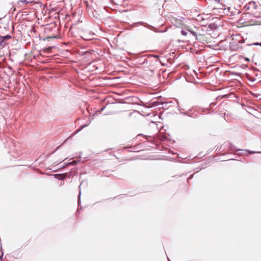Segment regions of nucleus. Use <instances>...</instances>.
<instances>
[{
  "mask_svg": "<svg viewBox=\"0 0 261 261\" xmlns=\"http://www.w3.org/2000/svg\"><path fill=\"white\" fill-rule=\"evenodd\" d=\"M54 176L58 179L63 180L65 178V174H55Z\"/></svg>",
  "mask_w": 261,
  "mask_h": 261,
  "instance_id": "obj_5",
  "label": "nucleus"
},
{
  "mask_svg": "<svg viewBox=\"0 0 261 261\" xmlns=\"http://www.w3.org/2000/svg\"><path fill=\"white\" fill-rule=\"evenodd\" d=\"M105 107H103V108H102L101 109V110H100V111H103V110H104V109H105Z\"/></svg>",
  "mask_w": 261,
  "mask_h": 261,
  "instance_id": "obj_20",
  "label": "nucleus"
},
{
  "mask_svg": "<svg viewBox=\"0 0 261 261\" xmlns=\"http://www.w3.org/2000/svg\"><path fill=\"white\" fill-rule=\"evenodd\" d=\"M19 2L25 3V4H29L30 2L28 1L27 0H20L19 1Z\"/></svg>",
  "mask_w": 261,
  "mask_h": 261,
  "instance_id": "obj_13",
  "label": "nucleus"
},
{
  "mask_svg": "<svg viewBox=\"0 0 261 261\" xmlns=\"http://www.w3.org/2000/svg\"><path fill=\"white\" fill-rule=\"evenodd\" d=\"M181 34L184 36H186L188 35H191V34H193V35L196 36L195 33L189 31L188 30H182L181 31Z\"/></svg>",
  "mask_w": 261,
  "mask_h": 261,
  "instance_id": "obj_4",
  "label": "nucleus"
},
{
  "mask_svg": "<svg viewBox=\"0 0 261 261\" xmlns=\"http://www.w3.org/2000/svg\"><path fill=\"white\" fill-rule=\"evenodd\" d=\"M81 191H80V193H79V196H78V204H79V203L81 202Z\"/></svg>",
  "mask_w": 261,
  "mask_h": 261,
  "instance_id": "obj_14",
  "label": "nucleus"
},
{
  "mask_svg": "<svg viewBox=\"0 0 261 261\" xmlns=\"http://www.w3.org/2000/svg\"><path fill=\"white\" fill-rule=\"evenodd\" d=\"M143 136V135H142V134H139V135H138V136Z\"/></svg>",
  "mask_w": 261,
  "mask_h": 261,
  "instance_id": "obj_23",
  "label": "nucleus"
},
{
  "mask_svg": "<svg viewBox=\"0 0 261 261\" xmlns=\"http://www.w3.org/2000/svg\"><path fill=\"white\" fill-rule=\"evenodd\" d=\"M3 256V252H2V254L1 256H0L1 259L2 258Z\"/></svg>",
  "mask_w": 261,
  "mask_h": 261,
  "instance_id": "obj_19",
  "label": "nucleus"
},
{
  "mask_svg": "<svg viewBox=\"0 0 261 261\" xmlns=\"http://www.w3.org/2000/svg\"><path fill=\"white\" fill-rule=\"evenodd\" d=\"M51 48H52V47H49L47 49L49 50H50V49H51Z\"/></svg>",
  "mask_w": 261,
  "mask_h": 261,
  "instance_id": "obj_22",
  "label": "nucleus"
},
{
  "mask_svg": "<svg viewBox=\"0 0 261 261\" xmlns=\"http://www.w3.org/2000/svg\"><path fill=\"white\" fill-rule=\"evenodd\" d=\"M145 138L147 140L148 137H150V136H144Z\"/></svg>",
  "mask_w": 261,
  "mask_h": 261,
  "instance_id": "obj_21",
  "label": "nucleus"
},
{
  "mask_svg": "<svg viewBox=\"0 0 261 261\" xmlns=\"http://www.w3.org/2000/svg\"><path fill=\"white\" fill-rule=\"evenodd\" d=\"M80 162V160L73 161L72 162H69L68 164L72 165H76Z\"/></svg>",
  "mask_w": 261,
  "mask_h": 261,
  "instance_id": "obj_7",
  "label": "nucleus"
},
{
  "mask_svg": "<svg viewBox=\"0 0 261 261\" xmlns=\"http://www.w3.org/2000/svg\"><path fill=\"white\" fill-rule=\"evenodd\" d=\"M88 125V124H86V125H83V126H81V127H80L78 130H76V133H79V132H80L82 129H83L84 127H85L87 126Z\"/></svg>",
  "mask_w": 261,
  "mask_h": 261,
  "instance_id": "obj_9",
  "label": "nucleus"
},
{
  "mask_svg": "<svg viewBox=\"0 0 261 261\" xmlns=\"http://www.w3.org/2000/svg\"><path fill=\"white\" fill-rule=\"evenodd\" d=\"M245 60L246 61H249V59L248 58H245Z\"/></svg>",
  "mask_w": 261,
  "mask_h": 261,
  "instance_id": "obj_16",
  "label": "nucleus"
},
{
  "mask_svg": "<svg viewBox=\"0 0 261 261\" xmlns=\"http://www.w3.org/2000/svg\"><path fill=\"white\" fill-rule=\"evenodd\" d=\"M228 148L231 151H239L241 150V149H236V147L231 143H228Z\"/></svg>",
  "mask_w": 261,
  "mask_h": 261,
  "instance_id": "obj_6",
  "label": "nucleus"
},
{
  "mask_svg": "<svg viewBox=\"0 0 261 261\" xmlns=\"http://www.w3.org/2000/svg\"><path fill=\"white\" fill-rule=\"evenodd\" d=\"M244 41L240 35H237L235 38L232 39L231 41L230 42V48L232 50H237L241 47L240 44L243 43Z\"/></svg>",
  "mask_w": 261,
  "mask_h": 261,
  "instance_id": "obj_1",
  "label": "nucleus"
},
{
  "mask_svg": "<svg viewBox=\"0 0 261 261\" xmlns=\"http://www.w3.org/2000/svg\"><path fill=\"white\" fill-rule=\"evenodd\" d=\"M245 151L247 152H248L250 154H254V153H261V152H257V151H251V150H245Z\"/></svg>",
  "mask_w": 261,
  "mask_h": 261,
  "instance_id": "obj_8",
  "label": "nucleus"
},
{
  "mask_svg": "<svg viewBox=\"0 0 261 261\" xmlns=\"http://www.w3.org/2000/svg\"><path fill=\"white\" fill-rule=\"evenodd\" d=\"M215 105H216V104H215L214 102H212V103H211L210 104V108L211 109H213V108H212V106H215Z\"/></svg>",
  "mask_w": 261,
  "mask_h": 261,
  "instance_id": "obj_15",
  "label": "nucleus"
},
{
  "mask_svg": "<svg viewBox=\"0 0 261 261\" xmlns=\"http://www.w3.org/2000/svg\"><path fill=\"white\" fill-rule=\"evenodd\" d=\"M257 7V6L256 5L255 3L252 1L248 3L247 4H246L245 7L244 9L246 10H249L250 9H255Z\"/></svg>",
  "mask_w": 261,
  "mask_h": 261,
  "instance_id": "obj_3",
  "label": "nucleus"
},
{
  "mask_svg": "<svg viewBox=\"0 0 261 261\" xmlns=\"http://www.w3.org/2000/svg\"><path fill=\"white\" fill-rule=\"evenodd\" d=\"M248 45H260V46H261V42L260 43H258V42L253 43L252 44H248Z\"/></svg>",
  "mask_w": 261,
  "mask_h": 261,
  "instance_id": "obj_12",
  "label": "nucleus"
},
{
  "mask_svg": "<svg viewBox=\"0 0 261 261\" xmlns=\"http://www.w3.org/2000/svg\"><path fill=\"white\" fill-rule=\"evenodd\" d=\"M190 111H191V110H189L188 111H187V112H183V113H184V114L187 115V116H189L191 117L192 116H191V115Z\"/></svg>",
  "mask_w": 261,
  "mask_h": 261,
  "instance_id": "obj_11",
  "label": "nucleus"
},
{
  "mask_svg": "<svg viewBox=\"0 0 261 261\" xmlns=\"http://www.w3.org/2000/svg\"><path fill=\"white\" fill-rule=\"evenodd\" d=\"M192 175H191L188 178V180H189L190 179H191L192 178Z\"/></svg>",
  "mask_w": 261,
  "mask_h": 261,
  "instance_id": "obj_18",
  "label": "nucleus"
},
{
  "mask_svg": "<svg viewBox=\"0 0 261 261\" xmlns=\"http://www.w3.org/2000/svg\"><path fill=\"white\" fill-rule=\"evenodd\" d=\"M12 38L10 35H7L4 36L0 35V46L4 47L6 45V41Z\"/></svg>",
  "mask_w": 261,
  "mask_h": 261,
  "instance_id": "obj_2",
  "label": "nucleus"
},
{
  "mask_svg": "<svg viewBox=\"0 0 261 261\" xmlns=\"http://www.w3.org/2000/svg\"><path fill=\"white\" fill-rule=\"evenodd\" d=\"M82 37L85 40H90L91 38H89L86 34H83Z\"/></svg>",
  "mask_w": 261,
  "mask_h": 261,
  "instance_id": "obj_10",
  "label": "nucleus"
},
{
  "mask_svg": "<svg viewBox=\"0 0 261 261\" xmlns=\"http://www.w3.org/2000/svg\"><path fill=\"white\" fill-rule=\"evenodd\" d=\"M137 24H143V23L142 22H139L137 23Z\"/></svg>",
  "mask_w": 261,
  "mask_h": 261,
  "instance_id": "obj_17",
  "label": "nucleus"
}]
</instances>
